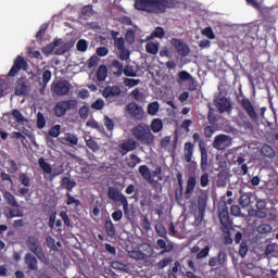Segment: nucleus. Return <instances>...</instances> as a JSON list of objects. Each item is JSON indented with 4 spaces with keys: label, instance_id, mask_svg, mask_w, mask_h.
Listing matches in <instances>:
<instances>
[{
    "label": "nucleus",
    "instance_id": "18",
    "mask_svg": "<svg viewBox=\"0 0 278 278\" xmlns=\"http://www.w3.org/2000/svg\"><path fill=\"white\" fill-rule=\"evenodd\" d=\"M12 116L17 123V125L14 127L15 129H21L18 125H22L23 127H27V125H29V119L23 116V113H21L18 109L12 111Z\"/></svg>",
    "mask_w": 278,
    "mask_h": 278
},
{
    "label": "nucleus",
    "instance_id": "33",
    "mask_svg": "<svg viewBox=\"0 0 278 278\" xmlns=\"http://www.w3.org/2000/svg\"><path fill=\"white\" fill-rule=\"evenodd\" d=\"M166 36V33L164 31V28L161 26H157L154 31L151 33L150 36L147 37V40H153L155 38H164Z\"/></svg>",
    "mask_w": 278,
    "mask_h": 278
},
{
    "label": "nucleus",
    "instance_id": "59",
    "mask_svg": "<svg viewBox=\"0 0 278 278\" xmlns=\"http://www.w3.org/2000/svg\"><path fill=\"white\" fill-rule=\"evenodd\" d=\"M178 79L179 81H190V79H192V75L187 71H181L178 73Z\"/></svg>",
    "mask_w": 278,
    "mask_h": 278
},
{
    "label": "nucleus",
    "instance_id": "26",
    "mask_svg": "<svg viewBox=\"0 0 278 278\" xmlns=\"http://www.w3.org/2000/svg\"><path fill=\"white\" fill-rule=\"evenodd\" d=\"M139 173L143 177V179L147 180L148 184H153L154 180H153V176L151 174V169H149V166L140 165Z\"/></svg>",
    "mask_w": 278,
    "mask_h": 278
},
{
    "label": "nucleus",
    "instance_id": "49",
    "mask_svg": "<svg viewBox=\"0 0 278 278\" xmlns=\"http://www.w3.org/2000/svg\"><path fill=\"white\" fill-rule=\"evenodd\" d=\"M78 114H79L81 121H87L88 114H90V108H88L87 105L80 106V109L78 110Z\"/></svg>",
    "mask_w": 278,
    "mask_h": 278
},
{
    "label": "nucleus",
    "instance_id": "31",
    "mask_svg": "<svg viewBox=\"0 0 278 278\" xmlns=\"http://www.w3.org/2000/svg\"><path fill=\"white\" fill-rule=\"evenodd\" d=\"M104 229H105L106 236H109V238H114L116 236V228L114 227V223H112V219L105 220Z\"/></svg>",
    "mask_w": 278,
    "mask_h": 278
},
{
    "label": "nucleus",
    "instance_id": "2",
    "mask_svg": "<svg viewBox=\"0 0 278 278\" xmlns=\"http://www.w3.org/2000/svg\"><path fill=\"white\" fill-rule=\"evenodd\" d=\"M131 134L141 144L151 147V144L155 142V136L151 132V127L146 123H139L137 126L132 127Z\"/></svg>",
    "mask_w": 278,
    "mask_h": 278
},
{
    "label": "nucleus",
    "instance_id": "60",
    "mask_svg": "<svg viewBox=\"0 0 278 278\" xmlns=\"http://www.w3.org/2000/svg\"><path fill=\"white\" fill-rule=\"evenodd\" d=\"M210 255V245L204 247L198 254L197 260H204V257H207Z\"/></svg>",
    "mask_w": 278,
    "mask_h": 278
},
{
    "label": "nucleus",
    "instance_id": "51",
    "mask_svg": "<svg viewBox=\"0 0 278 278\" xmlns=\"http://www.w3.org/2000/svg\"><path fill=\"white\" fill-rule=\"evenodd\" d=\"M122 194L123 193H121L118 190L114 188H109V199H111V201H118Z\"/></svg>",
    "mask_w": 278,
    "mask_h": 278
},
{
    "label": "nucleus",
    "instance_id": "37",
    "mask_svg": "<svg viewBox=\"0 0 278 278\" xmlns=\"http://www.w3.org/2000/svg\"><path fill=\"white\" fill-rule=\"evenodd\" d=\"M140 162H142V160L140 157H138V155L130 154L127 160V166H128V168H136V166H138V164H140Z\"/></svg>",
    "mask_w": 278,
    "mask_h": 278
},
{
    "label": "nucleus",
    "instance_id": "43",
    "mask_svg": "<svg viewBox=\"0 0 278 278\" xmlns=\"http://www.w3.org/2000/svg\"><path fill=\"white\" fill-rule=\"evenodd\" d=\"M257 233L264 235V233H270L273 231V226L269 224H260L256 227Z\"/></svg>",
    "mask_w": 278,
    "mask_h": 278
},
{
    "label": "nucleus",
    "instance_id": "40",
    "mask_svg": "<svg viewBox=\"0 0 278 278\" xmlns=\"http://www.w3.org/2000/svg\"><path fill=\"white\" fill-rule=\"evenodd\" d=\"M18 181L22 186H25V188H29V186H31V178L26 173H21L18 175Z\"/></svg>",
    "mask_w": 278,
    "mask_h": 278
},
{
    "label": "nucleus",
    "instance_id": "24",
    "mask_svg": "<svg viewBox=\"0 0 278 278\" xmlns=\"http://www.w3.org/2000/svg\"><path fill=\"white\" fill-rule=\"evenodd\" d=\"M111 68L113 71V75L115 77H121L123 75V71L125 68V66L123 65V63L118 60H113L111 62Z\"/></svg>",
    "mask_w": 278,
    "mask_h": 278
},
{
    "label": "nucleus",
    "instance_id": "3",
    "mask_svg": "<svg viewBox=\"0 0 278 278\" xmlns=\"http://www.w3.org/2000/svg\"><path fill=\"white\" fill-rule=\"evenodd\" d=\"M55 47L56 48L55 50ZM75 47V43L73 41H67L64 43L63 39H54L52 42L48 43L46 47L41 49L43 55L49 58L53 51H55V55H64V53H68V51Z\"/></svg>",
    "mask_w": 278,
    "mask_h": 278
},
{
    "label": "nucleus",
    "instance_id": "9",
    "mask_svg": "<svg viewBox=\"0 0 278 278\" xmlns=\"http://www.w3.org/2000/svg\"><path fill=\"white\" fill-rule=\"evenodd\" d=\"M172 46L175 48L176 53H178V55H180V58H188V55H190V46L185 43L184 40L173 38Z\"/></svg>",
    "mask_w": 278,
    "mask_h": 278
},
{
    "label": "nucleus",
    "instance_id": "58",
    "mask_svg": "<svg viewBox=\"0 0 278 278\" xmlns=\"http://www.w3.org/2000/svg\"><path fill=\"white\" fill-rule=\"evenodd\" d=\"M104 126L106 127L108 131H114V121L108 115L104 116Z\"/></svg>",
    "mask_w": 278,
    "mask_h": 278
},
{
    "label": "nucleus",
    "instance_id": "11",
    "mask_svg": "<svg viewBox=\"0 0 278 278\" xmlns=\"http://www.w3.org/2000/svg\"><path fill=\"white\" fill-rule=\"evenodd\" d=\"M214 103L219 114H225V112H231V110H233V106H231V101H229L227 97L217 98Z\"/></svg>",
    "mask_w": 278,
    "mask_h": 278
},
{
    "label": "nucleus",
    "instance_id": "13",
    "mask_svg": "<svg viewBox=\"0 0 278 278\" xmlns=\"http://www.w3.org/2000/svg\"><path fill=\"white\" fill-rule=\"evenodd\" d=\"M29 94V85L26 78H18L15 83V96L25 97Z\"/></svg>",
    "mask_w": 278,
    "mask_h": 278
},
{
    "label": "nucleus",
    "instance_id": "44",
    "mask_svg": "<svg viewBox=\"0 0 278 278\" xmlns=\"http://www.w3.org/2000/svg\"><path fill=\"white\" fill-rule=\"evenodd\" d=\"M64 140L65 142H68L72 147H76V144H78L79 142V139L77 138V136L71 132L65 134Z\"/></svg>",
    "mask_w": 278,
    "mask_h": 278
},
{
    "label": "nucleus",
    "instance_id": "14",
    "mask_svg": "<svg viewBox=\"0 0 278 278\" xmlns=\"http://www.w3.org/2000/svg\"><path fill=\"white\" fill-rule=\"evenodd\" d=\"M138 149V142L134 139H128L118 146V151L122 155H127L129 151H136Z\"/></svg>",
    "mask_w": 278,
    "mask_h": 278
},
{
    "label": "nucleus",
    "instance_id": "48",
    "mask_svg": "<svg viewBox=\"0 0 278 278\" xmlns=\"http://www.w3.org/2000/svg\"><path fill=\"white\" fill-rule=\"evenodd\" d=\"M155 231L160 238H166L168 236V231L166 230V227H164L162 224L155 225Z\"/></svg>",
    "mask_w": 278,
    "mask_h": 278
},
{
    "label": "nucleus",
    "instance_id": "22",
    "mask_svg": "<svg viewBox=\"0 0 278 278\" xmlns=\"http://www.w3.org/2000/svg\"><path fill=\"white\" fill-rule=\"evenodd\" d=\"M200 153H201V170L202 173H206V170L210 168V163L207 162V149L205 147H200Z\"/></svg>",
    "mask_w": 278,
    "mask_h": 278
},
{
    "label": "nucleus",
    "instance_id": "20",
    "mask_svg": "<svg viewBox=\"0 0 278 278\" xmlns=\"http://www.w3.org/2000/svg\"><path fill=\"white\" fill-rule=\"evenodd\" d=\"M184 155L187 164H190V162H192V155H194V143L192 142L185 143Z\"/></svg>",
    "mask_w": 278,
    "mask_h": 278
},
{
    "label": "nucleus",
    "instance_id": "41",
    "mask_svg": "<svg viewBox=\"0 0 278 278\" xmlns=\"http://www.w3.org/2000/svg\"><path fill=\"white\" fill-rule=\"evenodd\" d=\"M65 197L67 199L66 205H74V207H79L81 205V201L75 199V197H73L71 192H67Z\"/></svg>",
    "mask_w": 278,
    "mask_h": 278
},
{
    "label": "nucleus",
    "instance_id": "28",
    "mask_svg": "<svg viewBox=\"0 0 278 278\" xmlns=\"http://www.w3.org/2000/svg\"><path fill=\"white\" fill-rule=\"evenodd\" d=\"M251 197H253V193L240 191L239 204L241 207H249L251 205Z\"/></svg>",
    "mask_w": 278,
    "mask_h": 278
},
{
    "label": "nucleus",
    "instance_id": "25",
    "mask_svg": "<svg viewBox=\"0 0 278 278\" xmlns=\"http://www.w3.org/2000/svg\"><path fill=\"white\" fill-rule=\"evenodd\" d=\"M2 194L4 201L10 205V207H18V201H16V197H14L12 192L4 190Z\"/></svg>",
    "mask_w": 278,
    "mask_h": 278
},
{
    "label": "nucleus",
    "instance_id": "54",
    "mask_svg": "<svg viewBox=\"0 0 278 278\" xmlns=\"http://www.w3.org/2000/svg\"><path fill=\"white\" fill-rule=\"evenodd\" d=\"M47 125V119L45 118V115L42 113L37 114V127L38 129H45V126Z\"/></svg>",
    "mask_w": 278,
    "mask_h": 278
},
{
    "label": "nucleus",
    "instance_id": "57",
    "mask_svg": "<svg viewBox=\"0 0 278 278\" xmlns=\"http://www.w3.org/2000/svg\"><path fill=\"white\" fill-rule=\"evenodd\" d=\"M47 247L48 249H51V251H58V245L55 244V239L53 237L49 236L46 238Z\"/></svg>",
    "mask_w": 278,
    "mask_h": 278
},
{
    "label": "nucleus",
    "instance_id": "53",
    "mask_svg": "<svg viewBox=\"0 0 278 278\" xmlns=\"http://www.w3.org/2000/svg\"><path fill=\"white\" fill-rule=\"evenodd\" d=\"M118 51H119V60H122V62H127V60H129L131 55V52H129L127 48H122Z\"/></svg>",
    "mask_w": 278,
    "mask_h": 278
},
{
    "label": "nucleus",
    "instance_id": "21",
    "mask_svg": "<svg viewBox=\"0 0 278 278\" xmlns=\"http://www.w3.org/2000/svg\"><path fill=\"white\" fill-rule=\"evenodd\" d=\"M25 264L28 267V270H38V258L31 253L25 255Z\"/></svg>",
    "mask_w": 278,
    "mask_h": 278
},
{
    "label": "nucleus",
    "instance_id": "4",
    "mask_svg": "<svg viewBox=\"0 0 278 278\" xmlns=\"http://www.w3.org/2000/svg\"><path fill=\"white\" fill-rule=\"evenodd\" d=\"M26 247L30 253H34L41 262L46 258L45 251H42V244L40 239L36 236H28L26 239Z\"/></svg>",
    "mask_w": 278,
    "mask_h": 278
},
{
    "label": "nucleus",
    "instance_id": "36",
    "mask_svg": "<svg viewBox=\"0 0 278 278\" xmlns=\"http://www.w3.org/2000/svg\"><path fill=\"white\" fill-rule=\"evenodd\" d=\"M97 79L98 81H105L108 79V66L100 65L97 71Z\"/></svg>",
    "mask_w": 278,
    "mask_h": 278
},
{
    "label": "nucleus",
    "instance_id": "7",
    "mask_svg": "<svg viewBox=\"0 0 278 278\" xmlns=\"http://www.w3.org/2000/svg\"><path fill=\"white\" fill-rule=\"evenodd\" d=\"M71 88L68 80H56L51 85L52 94L55 97H66L71 92Z\"/></svg>",
    "mask_w": 278,
    "mask_h": 278
},
{
    "label": "nucleus",
    "instance_id": "30",
    "mask_svg": "<svg viewBox=\"0 0 278 278\" xmlns=\"http://www.w3.org/2000/svg\"><path fill=\"white\" fill-rule=\"evenodd\" d=\"M156 244L159 248L163 249V251H161V255H164V253H170V251L175 249V245L173 243L166 244V241L164 239H159L156 241Z\"/></svg>",
    "mask_w": 278,
    "mask_h": 278
},
{
    "label": "nucleus",
    "instance_id": "12",
    "mask_svg": "<svg viewBox=\"0 0 278 278\" xmlns=\"http://www.w3.org/2000/svg\"><path fill=\"white\" fill-rule=\"evenodd\" d=\"M121 88L118 86H108L102 90V97L106 101H114L115 97H121Z\"/></svg>",
    "mask_w": 278,
    "mask_h": 278
},
{
    "label": "nucleus",
    "instance_id": "10",
    "mask_svg": "<svg viewBox=\"0 0 278 278\" xmlns=\"http://www.w3.org/2000/svg\"><path fill=\"white\" fill-rule=\"evenodd\" d=\"M205 207H207V194H201L198 198V214L195 217V223H203V218L205 217Z\"/></svg>",
    "mask_w": 278,
    "mask_h": 278
},
{
    "label": "nucleus",
    "instance_id": "42",
    "mask_svg": "<svg viewBox=\"0 0 278 278\" xmlns=\"http://www.w3.org/2000/svg\"><path fill=\"white\" fill-rule=\"evenodd\" d=\"M157 112H160V102H157V101L151 102L148 105V114H150V116H155V114H157Z\"/></svg>",
    "mask_w": 278,
    "mask_h": 278
},
{
    "label": "nucleus",
    "instance_id": "61",
    "mask_svg": "<svg viewBox=\"0 0 278 278\" xmlns=\"http://www.w3.org/2000/svg\"><path fill=\"white\" fill-rule=\"evenodd\" d=\"M130 96L135 101H142V99H144V93L140 92V89L132 90Z\"/></svg>",
    "mask_w": 278,
    "mask_h": 278
},
{
    "label": "nucleus",
    "instance_id": "8",
    "mask_svg": "<svg viewBox=\"0 0 278 278\" xmlns=\"http://www.w3.org/2000/svg\"><path fill=\"white\" fill-rule=\"evenodd\" d=\"M126 110L129 116L135 121H144V110L136 102L128 103Z\"/></svg>",
    "mask_w": 278,
    "mask_h": 278
},
{
    "label": "nucleus",
    "instance_id": "56",
    "mask_svg": "<svg viewBox=\"0 0 278 278\" xmlns=\"http://www.w3.org/2000/svg\"><path fill=\"white\" fill-rule=\"evenodd\" d=\"M130 257H132V260H144L147 254L140 250H136L130 252Z\"/></svg>",
    "mask_w": 278,
    "mask_h": 278
},
{
    "label": "nucleus",
    "instance_id": "16",
    "mask_svg": "<svg viewBox=\"0 0 278 278\" xmlns=\"http://www.w3.org/2000/svg\"><path fill=\"white\" fill-rule=\"evenodd\" d=\"M218 216L223 233H229V231H231V219L229 218V213H219Z\"/></svg>",
    "mask_w": 278,
    "mask_h": 278
},
{
    "label": "nucleus",
    "instance_id": "27",
    "mask_svg": "<svg viewBox=\"0 0 278 278\" xmlns=\"http://www.w3.org/2000/svg\"><path fill=\"white\" fill-rule=\"evenodd\" d=\"M77 186V182L75 180H71L68 177H63L61 179V188L63 190H67V192H73V188Z\"/></svg>",
    "mask_w": 278,
    "mask_h": 278
},
{
    "label": "nucleus",
    "instance_id": "46",
    "mask_svg": "<svg viewBox=\"0 0 278 278\" xmlns=\"http://www.w3.org/2000/svg\"><path fill=\"white\" fill-rule=\"evenodd\" d=\"M86 146L88 147V149H90L93 153H97V151H99V143L90 138V139H86Z\"/></svg>",
    "mask_w": 278,
    "mask_h": 278
},
{
    "label": "nucleus",
    "instance_id": "35",
    "mask_svg": "<svg viewBox=\"0 0 278 278\" xmlns=\"http://www.w3.org/2000/svg\"><path fill=\"white\" fill-rule=\"evenodd\" d=\"M146 51L147 53H150V55H157V53L160 52V43L148 42L146 45Z\"/></svg>",
    "mask_w": 278,
    "mask_h": 278
},
{
    "label": "nucleus",
    "instance_id": "50",
    "mask_svg": "<svg viewBox=\"0 0 278 278\" xmlns=\"http://www.w3.org/2000/svg\"><path fill=\"white\" fill-rule=\"evenodd\" d=\"M8 164H9L8 173H10L11 175L16 174L18 170V165L16 164V161L10 159L8 160Z\"/></svg>",
    "mask_w": 278,
    "mask_h": 278
},
{
    "label": "nucleus",
    "instance_id": "38",
    "mask_svg": "<svg viewBox=\"0 0 278 278\" xmlns=\"http://www.w3.org/2000/svg\"><path fill=\"white\" fill-rule=\"evenodd\" d=\"M263 155H265V157H268L269 160H273V157H275L276 153H275V149H273V147L265 144L262 147L261 149Z\"/></svg>",
    "mask_w": 278,
    "mask_h": 278
},
{
    "label": "nucleus",
    "instance_id": "5",
    "mask_svg": "<svg viewBox=\"0 0 278 278\" xmlns=\"http://www.w3.org/2000/svg\"><path fill=\"white\" fill-rule=\"evenodd\" d=\"M71 110H77V100H62L54 105V114L58 118L66 116V113Z\"/></svg>",
    "mask_w": 278,
    "mask_h": 278
},
{
    "label": "nucleus",
    "instance_id": "64",
    "mask_svg": "<svg viewBox=\"0 0 278 278\" xmlns=\"http://www.w3.org/2000/svg\"><path fill=\"white\" fill-rule=\"evenodd\" d=\"M49 136H51V138H58V136H60V125H55L50 128Z\"/></svg>",
    "mask_w": 278,
    "mask_h": 278
},
{
    "label": "nucleus",
    "instance_id": "63",
    "mask_svg": "<svg viewBox=\"0 0 278 278\" xmlns=\"http://www.w3.org/2000/svg\"><path fill=\"white\" fill-rule=\"evenodd\" d=\"M91 108L92 110H103L105 108V101L98 99L91 104Z\"/></svg>",
    "mask_w": 278,
    "mask_h": 278
},
{
    "label": "nucleus",
    "instance_id": "55",
    "mask_svg": "<svg viewBox=\"0 0 278 278\" xmlns=\"http://www.w3.org/2000/svg\"><path fill=\"white\" fill-rule=\"evenodd\" d=\"M123 73L126 77H136V71H134V66L125 65Z\"/></svg>",
    "mask_w": 278,
    "mask_h": 278
},
{
    "label": "nucleus",
    "instance_id": "47",
    "mask_svg": "<svg viewBox=\"0 0 278 278\" xmlns=\"http://www.w3.org/2000/svg\"><path fill=\"white\" fill-rule=\"evenodd\" d=\"M125 39H126V42H128V45H134V42H136V30L135 29L127 30L125 35Z\"/></svg>",
    "mask_w": 278,
    "mask_h": 278
},
{
    "label": "nucleus",
    "instance_id": "15",
    "mask_svg": "<svg viewBox=\"0 0 278 278\" xmlns=\"http://www.w3.org/2000/svg\"><path fill=\"white\" fill-rule=\"evenodd\" d=\"M241 108H243L244 112H247L248 116H250L251 121H257V112L253 108V103L249 98H243L241 100Z\"/></svg>",
    "mask_w": 278,
    "mask_h": 278
},
{
    "label": "nucleus",
    "instance_id": "19",
    "mask_svg": "<svg viewBox=\"0 0 278 278\" xmlns=\"http://www.w3.org/2000/svg\"><path fill=\"white\" fill-rule=\"evenodd\" d=\"M229 140L227 135H218L215 137L213 141V148L217 149L218 151H223L225 149V143Z\"/></svg>",
    "mask_w": 278,
    "mask_h": 278
},
{
    "label": "nucleus",
    "instance_id": "1",
    "mask_svg": "<svg viewBox=\"0 0 278 278\" xmlns=\"http://www.w3.org/2000/svg\"><path fill=\"white\" fill-rule=\"evenodd\" d=\"M135 8L148 14H164L166 9L175 8V0H135Z\"/></svg>",
    "mask_w": 278,
    "mask_h": 278
},
{
    "label": "nucleus",
    "instance_id": "29",
    "mask_svg": "<svg viewBox=\"0 0 278 278\" xmlns=\"http://www.w3.org/2000/svg\"><path fill=\"white\" fill-rule=\"evenodd\" d=\"M194 188H197V176H189L187 179V187L185 194H192L194 192Z\"/></svg>",
    "mask_w": 278,
    "mask_h": 278
},
{
    "label": "nucleus",
    "instance_id": "34",
    "mask_svg": "<svg viewBox=\"0 0 278 278\" xmlns=\"http://www.w3.org/2000/svg\"><path fill=\"white\" fill-rule=\"evenodd\" d=\"M151 130L153 134H160L162 129H164V123H162V119L160 118H154L151 123Z\"/></svg>",
    "mask_w": 278,
    "mask_h": 278
},
{
    "label": "nucleus",
    "instance_id": "17",
    "mask_svg": "<svg viewBox=\"0 0 278 278\" xmlns=\"http://www.w3.org/2000/svg\"><path fill=\"white\" fill-rule=\"evenodd\" d=\"M225 262H227V253L219 252L217 256H213L208 260V266H211V268L223 266Z\"/></svg>",
    "mask_w": 278,
    "mask_h": 278
},
{
    "label": "nucleus",
    "instance_id": "32",
    "mask_svg": "<svg viewBox=\"0 0 278 278\" xmlns=\"http://www.w3.org/2000/svg\"><path fill=\"white\" fill-rule=\"evenodd\" d=\"M38 165L46 173L47 175H51L53 173V168L51 167V164H49L45 157H39Z\"/></svg>",
    "mask_w": 278,
    "mask_h": 278
},
{
    "label": "nucleus",
    "instance_id": "45",
    "mask_svg": "<svg viewBox=\"0 0 278 278\" xmlns=\"http://www.w3.org/2000/svg\"><path fill=\"white\" fill-rule=\"evenodd\" d=\"M77 51L86 53L88 51V41L86 39H79L76 45Z\"/></svg>",
    "mask_w": 278,
    "mask_h": 278
},
{
    "label": "nucleus",
    "instance_id": "6",
    "mask_svg": "<svg viewBox=\"0 0 278 278\" xmlns=\"http://www.w3.org/2000/svg\"><path fill=\"white\" fill-rule=\"evenodd\" d=\"M21 71L27 72L29 71V63L25 58L17 55L14 61L11 70L8 73V77H16Z\"/></svg>",
    "mask_w": 278,
    "mask_h": 278
},
{
    "label": "nucleus",
    "instance_id": "62",
    "mask_svg": "<svg viewBox=\"0 0 278 278\" xmlns=\"http://www.w3.org/2000/svg\"><path fill=\"white\" fill-rule=\"evenodd\" d=\"M141 227L144 229V231H151V222L149 220V217L143 216L141 219Z\"/></svg>",
    "mask_w": 278,
    "mask_h": 278
},
{
    "label": "nucleus",
    "instance_id": "39",
    "mask_svg": "<svg viewBox=\"0 0 278 278\" xmlns=\"http://www.w3.org/2000/svg\"><path fill=\"white\" fill-rule=\"evenodd\" d=\"M23 211L18 207L10 208L9 213H7V218H23Z\"/></svg>",
    "mask_w": 278,
    "mask_h": 278
},
{
    "label": "nucleus",
    "instance_id": "52",
    "mask_svg": "<svg viewBox=\"0 0 278 278\" xmlns=\"http://www.w3.org/2000/svg\"><path fill=\"white\" fill-rule=\"evenodd\" d=\"M200 186L201 188H207L210 186V174L207 172L201 175Z\"/></svg>",
    "mask_w": 278,
    "mask_h": 278
},
{
    "label": "nucleus",
    "instance_id": "23",
    "mask_svg": "<svg viewBox=\"0 0 278 278\" xmlns=\"http://www.w3.org/2000/svg\"><path fill=\"white\" fill-rule=\"evenodd\" d=\"M41 79L42 80L39 83V86H40L39 92L40 94H45V90L47 89L49 81H51V71L46 70L42 73Z\"/></svg>",
    "mask_w": 278,
    "mask_h": 278
}]
</instances>
